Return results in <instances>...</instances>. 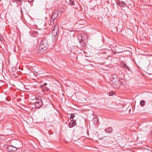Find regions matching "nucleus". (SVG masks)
Returning <instances> with one entry per match:
<instances>
[{
  "instance_id": "obj_1",
  "label": "nucleus",
  "mask_w": 152,
  "mask_h": 152,
  "mask_svg": "<svg viewBox=\"0 0 152 152\" xmlns=\"http://www.w3.org/2000/svg\"><path fill=\"white\" fill-rule=\"evenodd\" d=\"M48 40L44 38L40 42L39 47L38 53L39 54H42L47 50L48 47Z\"/></svg>"
},
{
  "instance_id": "obj_2",
  "label": "nucleus",
  "mask_w": 152,
  "mask_h": 152,
  "mask_svg": "<svg viewBox=\"0 0 152 152\" xmlns=\"http://www.w3.org/2000/svg\"><path fill=\"white\" fill-rule=\"evenodd\" d=\"M19 144H21V142L19 141L16 140L15 141L14 145H10L8 146L6 148L7 151L9 152H14L17 150L18 148L21 147Z\"/></svg>"
},
{
  "instance_id": "obj_3",
  "label": "nucleus",
  "mask_w": 152,
  "mask_h": 152,
  "mask_svg": "<svg viewBox=\"0 0 152 152\" xmlns=\"http://www.w3.org/2000/svg\"><path fill=\"white\" fill-rule=\"evenodd\" d=\"M113 87L116 88H119L121 85L120 80L118 77L113 78L112 80Z\"/></svg>"
},
{
  "instance_id": "obj_4",
  "label": "nucleus",
  "mask_w": 152,
  "mask_h": 152,
  "mask_svg": "<svg viewBox=\"0 0 152 152\" xmlns=\"http://www.w3.org/2000/svg\"><path fill=\"white\" fill-rule=\"evenodd\" d=\"M43 102L41 97L37 99L36 102L35 103V105L37 108H39L42 105Z\"/></svg>"
},
{
  "instance_id": "obj_5",
  "label": "nucleus",
  "mask_w": 152,
  "mask_h": 152,
  "mask_svg": "<svg viewBox=\"0 0 152 152\" xmlns=\"http://www.w3.org/2000/svg\"><path fill=\"white\" fill-rule=\"evenodd\" d=\"M79 42L80 44L81 49L82 50H85L86 48V45L84 43L83 39H80V41H79Z\"/></svg>"
},
{
  "instance_id": "obj_6",
  "label": "nucleus",
  "mask_w": 152,
  "mask_h": 152,
  "mask_svg": "<svg viewBox=\"0 0 152 152\" xmlns=\"http://www.w3.org/2000/svg\"><path fill=\"white\" fill-rule=\"evenodd\" d=\"M76 120H71V121L69 123V127L70 128H72L74 126H75L76 124V122L75 121Z\"/></svg>"
},
{
  "instance_id": "obj_7",
  "label": "nucleus",
  "mask_w": 152,
  "mask_h": 152,
  "mask_svg": "<svg viewBox=\"0 0 152 152\" xmlns=\"http://www.w3.org/2000/svg\"><path fill=\"white\" fill-rule=\"evenodd\" d=\"M58 11L56 10H55L53 11L52 17L53 18V19L55 20V19L58 17Z\"/></svg>"
},
{
  "instance_id": "obj_8",
  "label": "nucleus",
  "mask_w": 152,
  "mask_h": 152,
  "mask_svg": "<svg viewBox=\"0 0 152 152\" xmlns=\"http://www.w3.org/2000/svg\"><path fill=\"white\" fill-rule=\"evenodd\" d=\"M58 31H53L52 33V36L54 37H57L58 36Z\"/></svg>"
},
{
  "instance_id": "obj_9",
  "label": "nucleus",
  "mask_w": 152,
  "mask_h": 152,
  "mask_svg": "<svg viewBox=\"0 0 152 152\" xmlns=\"http://www.w3.org/2000/svg\"><path fill=\"white\" fill-rule=\"evenodd\" d=\"M105 130L106 133H110L112 132L113 129L111 127H109L106 128Z\"/></svg>"
},
{
  "instance_id": "obj_10",
  "label": "nucleus",
  "mask_w": 152,
  "mask_h": 152,
  "mask_svg": "<svg viewBox=\"0 0 152 152\" xmlns=\"http://www.w3.org/2000/svg\"><path fill=\"white\" fill-rule=\"evenodd\" d=\"M126 6V4L125 2L123 1H121V4L120 7H124Z\"/></svg>"
},
{
  "instance_id": "obj_11",
  "label": "nucleus",
  "mask_w": 152,
  "mask_h": 152,
  "mask_svg": "<svg viewBox=\"0 0 152 152\" xmlns=\"http://www.w3.org/2000/svg\"><path fill=\"white\" fill-rule=\"evenodd\" d=\"M114 48H115V52H116V53H119L121 52L120 51V49L118 46H115Z\"/></svg>"
},
{
  "instance_id": "obj_12",
  "label": "nucleus",
  "mask_w": 152,
  "mask_h": 152,
  "mask_svg": "<svg viewBox=\"0 0 152 152\" xmlns=\"http://www.w3.org/2000/svg\"><path fill=\"white\" fill-rule=\"evenodd\" d=\"M98 119L96 118H94L93 119V122L94 124L96 125L98 123Z\"/></svg>"
},
{
  "instance_id": "obj_13",
  "label": "nucleus",
  "mask_w": 152,
  "mask_h": 152,
  "mask_svg": "<svg viewBox=\"0 0 152 152\" xmlns=\"http://www.w3.org/2000/svg\"><path fill=\"white\" fill-rule=\"evenodd\" d=\"M58 26L56 24L54 26V28L53 31H58Z\"/></svg>"
},
{
  "instance_id": "obj_14",
  "label": "nucleus",
  "mask_w": 152,
  "mask_h": 152,
  "mask_svg": "<svg viewBox=\"0 0 152 152\" xmlns=\"http://www.w3.org/2000/svg\"><path fill=\"white\" fill-rule=\"evenodd\" d=\"M69 3L71 5L74 6L75 5L74 0H69Z\"/></svg>"
},
{
  "instance_id": "obj_15",
  "label": "nucleus",
  "mask_w": 152,
  "mask_h": 152,
  "mask_svg": "<svg viewBox=\"0 0 152 152\" xmlns=\"http://www.w3.org/2000/svg\"><path fill=\"white\" fill-rule=\"evenodd\" d=\"M145 102L144 100H142L140 102V104L142 106L145 105Z\"/></svg>"
},
{
  "instance_id": "obj_16",
  "label": "nucleus",
  "mask_w": 152,
  "mask_h": 152,
  "mask_svg": "<svg viewBox=\"0 0 152 152\" xmlns=\"http://www.w3.org/2000/svg\"><path fill=\"white\" fill-rule=\"evenodd\" d=\"M75 117V114L74 113H72L71 115V116L70 117V120H73Z\"/></svg>"
},
{
  "instance_id": "obj_17",
  "label": "nucleus",
  "mask_w": 152,
  "mask_h": 152,
  "mask_svg": "<svg viewBox=\"0 0 152 152\" xmlns=\"http://www.w3.org/2000/svg\"><path fill=\"white\" fill-rule=\"evenodd\" d=\"M111 49H112V50L113 51V54H115L116 53V52H115V48H114V47H113V48H111Z\"/></svg>"
},
{
  "instance_id": "obj_18",
  "label": "nucleus",
  "mask_w": 152,
  "mask_h": 152,
  "mask_svg": "<svg viewBox=\"0 0 152 152\" xmlns=\"http://www.w3.org/2000/svg\"><path fill=\"white\" fill-rule=\"evenodd\" d=\"M0 40L1 42H3V38L1 34H0Z\"/></svg>"
},
{
  "instance_id": "obj_19",
  "label": "nucleus",
  "mask_w": 152,
  "mask_h": 152,
  "mask_svg": "<svg viewBox=\"0 0 152 152\" xmlns=\"http://www.w3.org/2000/svg\"><path fill=\"white\" fill-rule=\"evenodd\" d=\"M47 85V83H45L43 85H40V88H43V87L44 86H46Z\"/></svg>"
},
{
  "instance_id": "obj_20",
  "label": "nucleus",
  "mask_w": 152,
  "mask_h": 152,
  "mask_svg": "<svg viewBox=\"0 0 152 152\" xmlns=\"http://www.w3.org/2000/svg\"><path fill=\"white\" fill-rule=\"evenodd\" d=\"M16 70V68L15 67H13L11 69V70L12 71V72H15V70Z\"/></svg>"
},
{
  "instance_id": "obj_21",
  "label": "nucleus",
  "mask_w": 152,
  "mask_h": 152,
  "mask_svg": "<svg viewBox=\"0 0 152 152\" xmlns=\"http://www.w3.org/2000/svg\"><path fill=\"white\" fill-rule=\"evenodd\" d=\"M54 20H55L53 19V17H52L50 20V23H51V22H54Z\"/></svg>"
},
{
  "instance_id": "obj_22",
  "label": "nucleus",
  "mask_w": 152,
  "mask_h": 152,
  "mask_svg": "<svg viewBox=\"0 0 152 152\" xmlns=\"http://www.w3.org/2000/svg\"><path fill=\"white\" fill-rule=\"evenodd\" d=\"M127 65L125 64H122V66L123 67H126Z\"/></svg>"
},
{
  "instance_id": "obj_23",
  "label": "nucleus",
  "mask_w": 152,
  "mask_h": 152,
  "mask_svg": "<svg viewBox=\"0 0 152 152\" xmlns=\"http://www.w3.org/2000/svg\"><path fill=\"white\" fill-rule=\"evenodd\" d=\"M116 4L117 5H119V6H120L121 4V2L119 1H117L116 2Z\"/></svg>"
},
{
  "instance_id": "obj_24",
  "label": "nucleus",
  "mask_w": 152,
  "mask_h": 152,
  "mask_svg": "<svg viewBox=\"0 0 152 152\" xmlns=\"http://www.w3.org/2000/svg\"><path fill=\"white\" fill-rule=\"evenodd\" d=\"M125 68H127L129 71H130V69L129 67L127 65L126 66V67Z\"/></svg>"
},
{
  "instance_id": "obj_25",
  "label": "nucleus",
  "mask_w": 152,
  "mask_h": 152,
  "mask_svg": "<svg viewBox=\"0 0 152 152\" xmlns=\"http://www.w3.org/2000/svg\"><path fill=\"white\" fill-rule=\"evenodd\" d=\"M106 61H104V62H100V64H104V63H106Z\"/></svg>"
},
{
  "instance_id": "obj_26",
  "label": "nucleus",
  "mask_w": 152,
  "mask_h": 152,
  "mask_svg": "<svg viewBox=\"0 0 152 152\" xmlns=\"http://www.w3.org/2000/svg\"><path fill=\"white\" fill-rule=\"evenodd\" d=\"M28 1L29 2H31L33 1L34 0H28Z\"/></svg>"
},
{
  "instance_id": "obj_27",
  "label": "nucleus",
  "mask_w": 152,
  "mask_h": 152,
  "mask_svg": "<svg viewBox=\"0 0 152 152\" xmlns=\"http://www.w3.org/2000/svg\"><path fill=\"white\" fill-rule=\"evenodd\" d=\"M115 58L117 59H119V60H120V57H119V58L115 57Z\"/></svg>"
},
{
  "instance_id": "obj_28",
  "label": "nucleus",
  "mask_w": 152,
  "mask_h": 152,
  "mask_svg": "<svg viewBox=\"0 0 152 152\" xmlns=\"http://www.w3.org/2000/svg\"><path fill=\"white\" fill-rule=\"evenodd\" d=\"M14 1H21V0H13Z\"/></svg>"
},
{
  "instance_id": "obj_29",
  "label": "nucleus",
  "mask_w": 152,
  "mask_h": 152,
  "mask_svg": "<svg viewBox=\"0 0 152 152\" xmlns=\"http://www.w3.org/2000/svg\"><path fill=\"white\" fill-rule=\"evenodd\" d=\"M34 33L35 34H37V32H34Z\"/></svg>"
},
{
  "instance_id": "obj_30",
  "label": "nucleus",
  "mask_w": 152,
  "mask_h": 152,
  "mask_svg": "<svg viewBox=\"0 0 152 152\" xmlns=\"http://www.w3.org/2000/svg\"><path fill=\"white\" fill-rule=\"evenodd\" d=\"M131 111V109H129V112H130V111Z\"/></svg>"
},
{
  "instance_id": "obj_31",
  "label": "nucleus",
  "mask_w": 152,
  "mask_h": 152,
  "mask_svg": "<svg viewBox=\"0 0 152 152\" xmlns=\"http://www.w3.org/2000/svg\"><path fill=\"white\" fill-rule=\"evenodd\" d=\"M6 100H7V101H10V100H7V99H6Z\"/></svg>"
},
{
  "instance_id": "obj_32",
  "label": "nucleus",
  "mask_w": 152,
  "mask_h": 152,
  "mask_svg": "<svg viewBox=\"0 0 152 152\" xmlns=\"http://www.w3.org/2000/svg\"><path fill=\"white\" fill-rule=\"evenodd\" d=\"M107 57H110V55H109V56H107Z\"/></svg>"
},
{
  "instance_id": "obj_33",
  "label": "nucleus",
  "mask_w": 152,
  "mask_h": 152,
  "mask_svg": "<svg viewBox=\"0 0 152 152\" xmlns=\"http://www.w3.org/2000/svg\"><path fill=\"white\" fill-rule=\"evenodd\" d=\"M105 59L107 60V58H104Z\"/></svg>"
},
{
  "instance_id": "obj_34",
  "label": "nucleus",
  "mask_w": 152,
  "mask_h": 152,
  "mask_svg": "<svg viewBox=\"0 0 152 152\" xmlns=\"http://www.w3.org/2000/svg\"><path fill=\"white\" fill-rule=\"evenodd\" d=\"M22 9L21 8V11L22 12Z\"/></svg>"
},
{
  "instance_id": "obj_35",
  "label": "nucleus",
  "mask_w": 152,
  "mask_h": 152,
  "mask_svg": "<svg viewBox=\"0 0 152 152\" xmlns=\"http://www.w3.org/2000/svg\"><path fill=\"white\" fill-rule=\"evenodd\" d=\"M151 134H152V132H151Z\"/></svg>"
}]
</instances>
